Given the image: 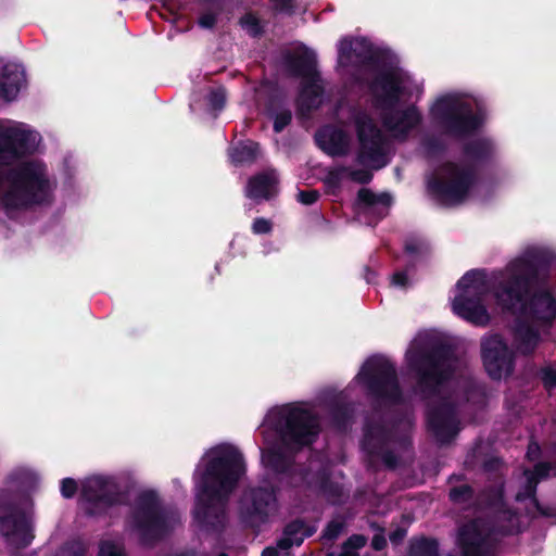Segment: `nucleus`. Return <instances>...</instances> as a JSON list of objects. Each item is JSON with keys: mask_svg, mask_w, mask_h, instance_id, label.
Returning <instances> with one entry per match:
<instances>
[{"mask_svg": "<svg viewBox=\"0 0 556 556\" xmlns=\"http://www.w3.org/2000/svg\"><path fill=\"white\" fill-rule=\"evenodd\" d=\"M278 551L275 547L267 546L263 549L262 556H278Z\"/></svg>", "mask_w": 556, "mask_h": 556, "instance_id": "obj_60", "label": "nucleus"}, {"mask_svg": "<svg viewBox=\"0 0 556 556\" xmlns=\"http://www.w3.org/2000/svg\"><path fill=\"white\" fill-rule=\"evenodd\" d=\"M416 270V261H407L405 267L401 270H396L392 275V285L400 288H407L409 286L408 274L414 273Z\"/></svg>", "mask_w": 556, "mask_h": 556, "instance_id": "obj_40", "label": "nucleus"}, {"mask_svg": "<svg viewBox=\"0 0 556 556\" xmlns=\"http://www.w3.org/2000/svg\"><path fill=\"white\" fill-rule=\"evenodd\" d=\"M81 498L87 503L88 516H101L122 503V492L113 478L96 476L84 482Z\"/></svg>", "mask_w": 556, "mask_h": 556, "instance_id": "obj_15", "label": "nucleus"}, {"mask_svg": "<svg viewBox=\"0 0 556 556\" xmlns=\"http://www.w3.org/2000/svg\"><path fill=\"white\" fill-rule=\"evenodd\" d=\"M447 498L453 505L467 507L477 501V493L468 483L454 484L448 489Z\"/></svg>", "mask_w": 556, "mask_h": 556, "instance_id": "obj_37", "label": "nucleus"}, {"mask_svg": "<svg viewBox=\"0 0 556 556\" xmlns=\"http://www.w3.org/2000/svg\"><path fill=\"white\" fill-rule=\"evenodd\" d=\"M320 193L316 189L301 190L298 193V201L304 205H312L318 201Z\"/></svg>", "mask_w": 556, "mask_h": 556, "instance_id": "obj_55", "label": "nucleus"}, {"mask_svg": "<svg viewBox=\"0 0 556 556\" xmlns=\"http://www.w3.org/2000/svg\"><path fill=\"white\" fill-rule=\"evenodd\" d=\"M430 114L445 135L458 139L475 135L484 123V114L479 108L473 112L470 103L451 94L440 97Z\"/></svg>", "mask_w": 556, "mask_h": 556, "instance_id": "obj_10", "label": "nucleus"}, {"mask_svg": "<svg viewBox=\"0 0 556 556\" xmlns=\"http://www.w3.org/2000/svg\"><path fill=\"white\" fill-rule=\"evenodd\" d=\"M408 556H441L439 540L432 536H413L408 542Z\"/></svg>", "mask_w": 556, "mask_h": 556, "instance_id": "obj_33", "label": "nucleus"}, {"mask_svg": "<svg viewBox=\"0 0 556 556\" xmlns=\"http://www.w3.org/2000/svg\"><path fill=\"white\" fill-rule=\"evenodd\" d=\"M551 471V464L546 462H540L534 465L533 470L530 471L528 469L525 470V476H528L529 478H534L538 480V483L541 480L546 479L549 476Z\"/></svg>", "mask_w": 556, "mask_h": 556, "instance_id": "obj_47", "label": "nucleus"}, {"mask_svg": "<svg viewBox=\"0 0 556 556\" xmlns=\"http://www.w3.org/2000/svg\"><path fill=\"white\" fill-rule=\"evenodd\" d=\"M277 509V495L273 486H256L247 490L240 500V518L249 528L266 523Z\"/></svg>", "mask_w": 556, "mask_h": 556, "instance_id": "obj_17", "label": "nucleus"}, {"mask_svg": "<svg viewBox=\"0 0 556 556\" xmlns=\"http://www.w3.org/2000/svg\"><path fill=\"white\" fill-rule=\"evenodd\" d=\"M526 483L523 488L518 491L515 495V501L518 503H522L526 500H530L531 504L535 508L536 513L542 517H553L555 516L554 509L548 506H543L539 498L536 497V490H538V480L534 478H529L526 476Z\"/></svg>", "mask_w": 556, "mask_h": 556, "instance_id": "obj_30", "label": "nucleus"}, {"mask_svg": "<svg viewBox=\"0 0 556 556\" xmlns=\"http://www.w3.org/2000/svg\"><path fill=\"white\" fill-rule=\"evenodd\" d=\"M368 90L375 108L381 111L382 125L397 139H406L422 123V114L415 104L397 108L404 88L394 71H379L368 83Z\"/></svg>", "mask_w": 556, "mask_h": 556, "instance_id": "obj_7", "label": "nucleus"}, {"mask_svg": "<svg viewBox=\"0 0 556 556\" xmlns=\"http://www.w3.org/2000/svg\"><path fill=\"white\" fill-rule=\"evenodd\" d=\"M338 58L342 65L351 64L354 59L355 65L374 70L379 68L384 61L382 50L365 37H343L338 45Z\"/></svg>", "mask_w": 556, "mask_h": 556, "instance_id": "obj_19", "label": "nucleus"}, {"mask_svg": "<svg viewBox=\"0 0 556 556\" xmlns=\"http://www.w3.org/2000/svg\"><path fill=\"white\" fill-rule=\"evenodd\" d=\"M37 146L34 131L0 124V207L7 215L51 205L56 180L45 162L36 159L14 162L30 155Z\"/></svg>", "mask_w": 556, "mask_h": 556, "instance_id": "obj_1", "label": "nucleus"}, {"mask_svg": "<svg viewBox=\"0 0 556 556\" xmlns=\"http://www.w3.org/2000/svg\"><path fill=\"white\" fill-rule=\"evenodd\" d=\"M326 556H334L333 553H328Z\"/></svg>", "mask_w": 556, "mask_h": 556, "instance_id": "obj_64", "label": "nucleus"}, {"mask_svg": "<svg viewBox=\"0 0 556 556\" xmlns=\"http://www.w3.org/2000/svg\"><path fill=\"white\" fill-rule=\"evenodd\" d=\"M422 147L428 155L434 156L445 152L446 144L435 136H428L422 139Z\"/></svg>", "mask_w": 556, "mask_h": 556, "instance_id": "obj_44", "label": "nucleus"}, {"mask_svg": "<svg viewBox=\"0 0 556 556\" xmlns=\"http://www.w3.org/2000/svg\"><path fill=\"white\" fill-rule=\"evenodd\" d=\"M541 380L545 390L551 391L556 388V369L544 367L541 369Z\"/></svg>", "mask_w": 556, "mask_h": 556, "instance_id": "obj_51", "label": "nucleus"}, {"mask_svg": "<svg viewBox=\"0 0 556 556\" xmlns=\"http://www.w3.org/2000/svg\"><path fill=\"white\" fill-rule=\"evenodd\" d=\"M273 229V224L269 219L257 217L253 220L252 232L255 235H266Z\"/></svg>", "mask_w": 556, "mask_h": 556, "instance_id": "obj_54", "label": "nucleus"}, {"mask_svg": "<svg viewBox=\"0 0 556 556\" xmlns=\"http://www.w3.org/2000/svg\"><path fill=\"white\" fill-rule=\"evenodd\" d=\"M228 155L235 166L254 163L260 155V143L253 140H241L229 148Z\"/></svg>", "mask_w": 556, "mask_h": 556, "instance_id": "obj_27", "label": "nucleus"}, {"mask_svg": "<svg viewBox=\"0 0 556 556\" xmlns=\"http://www.w3.org/2000/svg\"><path fill=\"white\" fill-rule=\"evenodd\" d=\"M325 88L321 85V77H309L301 83L298 104L304 113L318 110L323 104Z\"/></svg>", "mask_w": 556, "mask_h": 556, "instance_id": "obj_24", "label": "nucleus"}, {"mask_svg": "<svg viewBox=\"0 0 556 556\" xmlns=\"http://www.w3.org/2000/svg\"><path fill=\"white\" fill-rule=\"evenodd\" d=\"M283 96L280 92H273L268 96L266 101V112L268 115H273L276 112H279L283 108Z\"/></svg>", "mask_w": 556, "mask_h": 556, "instance_id": "obj_48", "label": "nucleus"}, {"mask_svg": "<svg viewBox=\"0 0 556 556\" xmlns=\"http://www.w3.org/2000/svg\"><path fill=\"white\" fill-rule=\"evenodd\" d=\"M216 22H217L216 15L213 13H204L199 17V21H198L199 25L202 28H206V29L213 28L215 26Z\"/></svg>", "mask_w": 556, "mask_h": 556, "instance_id": "obj_56", "label": "nucleus"}, {"mask_svg": "<svg viewBox=\"0 0 556 556\" xmlns=\"http://www.w3.org/2000/svg\"><path fill=\"white\" fill-rule=\"evenodd\" d=\"M178 513L165 506L154 490L139 493L128 516V523L143 547L152 548L174 530Z\"/></svg>", "mask_w": 556, "mask_h": 556, "instance_id": "obj_8", "label": "nucleus"}, {"mask_svg": "<svg viewBox=\"0 0 556 556\" xmlns=\"http://www.w3.org/2000/svg\"><path fill=\"white\" fill-rule=\"evenodd\" d=\"M98 556H126L125 552L112 541L100 543Z\"/></svg>", "mask_w": 556, "mask_h": 556, "instance_id": "obj_49", "label": "nucleus"}, {"mask_svg": "<svg viewBox=\"0 0 556 556\" xmlns=\"http://www.w3.org/2000/svg\"><path fill=\"white\" fill-rule=\"evenodd\" d=\"M86 546L79 540L67 541L60 548L58 556H85Z\"/></svg>", "mask_w": 556, "mask_h": 556, "instance_id": "obj_43", "label": "nucleus"}, {"mask_svg": "<svg viewBox=\"0 0 556 556\" xmlns=\"http://www.w3.org/2000/svg\"><path fill=\"white\" fill-rule=\"evenodd\" d=\"M407 534V531L406 529L402 528V527H397L395 530H393L390 534H389V539L391 541V543L393 545H399L403 542V540L405 539Z\"/></svg>", "mask_w": 556, "mask_h": 556, "instance_id": "obj_57", "label": "nucleus"}, {"mask_svg": "<svg viewBox=\"0 0 556 556\" xmlns=\"http://www.w3.org/2000/svg\"><path fill=\"white\" fill-rule=\"evenodd\" d=\"M60 490L64 498H72L78 490V484L73 478H64L61 480Z\"/></svg>", "mask_w": 556, "mask_h": 556, "instance_id": "obj_53", "label": "nucleus"}, {"mask_svg": "<svg viewBox=\"0 0 556 556\" xmlns=\"http://www.w3.org/2000/svg\"><path fill=\"white\" fill-rule=\"evenodd\" d=\"M282 67L288 76L302 78L319 77L317 58L314 51L304 48L302 51L287 50L282 53Z\"/></svg>", "mask_w": 556, "mask_h": 556, "instance_id": "obj_20", "label": "nucleus"}, {"mask_svg": "<svg viewBox=\"0 0 556 556\" xmlns=\"http://www.w3.org/2000/svg\"><path fill=\"white\" fill-rule=\"evenodd\" d=\"M226 88L223 86L213 88L207 94V103L215 111H222L226 104Z\"/></svg>", "mask_w": 556, "mask_h": 556, "instance_id": "obj_42", "label": "nucleus"}, {"mask_svg": "<svg viewBox=\"0 0 556 556\" xmlns=\"http://www.w3.org/2000/svg\"><path fill=\"white\" fill-rule=\"evenodd\" d=\"M496 144L490 137L480 136L460 146L463 162L447 161L427 181L430 195L440 204L458 205L477 185L479 173L491 166L496 159Z\"/></svg>", "mask_w": 556, "mask_h": 556, "instance_id": "obj_5", "label": "nucleus"}, {"mask_svg": "<svg viewBox=\"0 0 556 556\" xmlns=\"http://www.w3.org/2000/svg\"><path fill=\"white\" fill-rule=\"evenodd\" d=\"M404 253L409 256L408 261L419 263L426 262L431 254V247L427 239L418 235H408L404 239Z\"/></svg>", "mask_w": 556, "mask_h": 556, "instance_id": "obj_31", "label": "nucleus"}, {"mask_svg": "<svg viewBox=\"0 0 556 556\" xmlns=\"http://www.w3.org/2000/svg\"><path fill=\"white\" fill-rule=\"evenodd\" d=\"M328 414L333 428L340 432H344L351 424L354 409L351 403L334 399L329 403Z\"/></svg>", "mask_w": 556, "mask_h": 556, "instance_id": "obj_29", "label": "nucleus"}, {"mask_svg": "<svg viewBox=\"0 0 556 556\" xmlns=\"http://www.w3.org/2000/svg\"><path fill=\"white\" fill-rule=\"evenodd\" d=\"M481 359L492 380L509 377L515 370V353L498 333L485 334L480 341Z\"/></svg>", "mask_w": 556, "mask_h": 556, "instance_id": "obj_13", "label": "nucleus"}, {"mask_svg": "<svg viewBox=\"0 0 556 556\" xmlns=\"http://www.w3.org/2000/svg\"><path fill=\"white\" fill-rule=\"evenodd\" d=\"M357 203L366 210H375L378 205L388 210L392 204V197L388 192L377 194L370 189L362 188L357 192Z\"/></svg>", "mask_w": 556, "mask_h": 556, "instance_id": "obj_36", "label": "nucleus"}, {"mask_svg": "<svg viewBox=\"0 0 556 556\" xmlns=\"http://www.w3.org/2000/svg\"><path fill=\"white\" fill-rule=\"evenodd\" d=\"M356 136L359 143L356 161L380 169L387 165L386 137L375 121L366 113L355 117Z\"/></svg>", "mask_w": 556, "mask_h": 556, "instance_id": "obj_12", "label": "nucleus"}, {"mask_svg": "<svg viewBox=\"0 0 556 556\" xmlns=\"http://www.w3.org/2000/svg\"><path fill=\"white\" fill-rule=\"evenodd\" d=\"M239 23L252 38H260L264 34V27L260 18L253 13H245Z\"/></svg>", "mask_w": 556, "mask_h": 556, "instance_id": "obj_39", "label": "nucleus"}, {"mask_svg": "<svg viewBox=\"0 0 556 556\" xmlns=\"http://www.w3.org/2000/svg\"><path fill=\"white\" fill-rule=\"evenodd\" d=\"M0 526L8 542L16 548H25L34 540L29 518L7 492L0 495Z\"/></svg>", "mask_w": 556, "mask_h": 556, "instance_id": "obj_14", "label": "nucleus"}, {"mask_svg": "<svg viewBox=\"0 0 556 556\" xmlns=\"http://www.w3.org/2000/svg\"><path fill=\"white\" fill-rule=\"evenodd\" d=\"M371 528L379 531V533H376L371 539L372 549L377 552L383 551L388 545L387 539L384 536V529L377 523H371Z\"/></svg>", "mask_w": 556, "mask_h": 556, "instance_id": "obj_52", "label": "nucleus"}, {"mask_svg": "<svg viewBox=\"0 0 556 556\" xmlns=\"http://www.w3.org/2000/svg\"><path fill=\"white\" fill-rule=\"evenodd\" d=\"M182 10V2H157L150 8L148 16L152 20L154 15H157L165 21L176 24L181 20Z\"/></svg>", "mask_w": 556, "mask_h": 556, "instance_id": "obj_35", "label": "nucleus"}, {"mask_svg": "<svg viewBox=\"0 0 556 556\" xmlns=\"http://www.w3.org/2000/svg\"><path fill=\"white\" fill-rule=\"evenodd\" d=\"M515 342L522 355H530L536 349L540 341V333L536 329L525 321L517 323L514 331Z\"/></svg>", "mask_w": 556, "mask_h": 556, "instance_id": "obj_28", "label": "nucleus"}, {"mask_svg": "<svg viewBox=\"0 0 556 556\" xmlns=\"http://www.w3.org/2000/svg\"><path fill=\"white\" fill-rule=\"evenodd\" d=\"M476 506L493 513L496 521L503 522L496 531L503 535L515 532L518 515L505 501V481L498 480L485 485L477 493Z\"/></svg>", "mask_w": 556, "mask_h": 556, "instance_id": "obj_16", "label": "nucleus"}, {"mask_svg": "<svg viewBox=\"0 0 556 556\" xmlns=\"http://www.w3.org/2000/svg\"><path fill=\"white\" fill-rule=\"evenodd\" d=\"M278 179L274 172H262L252 176L247 186V197L253 200H269Z\"/></svg>", "mask_w": 556, "mask_h": 556, "instance_id": "obj_26", "label": "nucleus"}, {"mask_svg": "<svg viewBox=\"0 0 556 556\" xmlns=\"http://www.w3.org/2000/svg\"><path fill=\"white\" fill-rule=\"evenodd\" d=\"M270 422L281 444L294 453L312 446L320 432L318 417L312 410L293 404L273 410Z\"/></svg>", "mask_w": 556, "mask_h": 556, "instance_id": "obj_9", "label": "nucleus"}, {"mask_svg": "<svg viewBox=\"0 0 556 556\" xmlns=\"http://www.w3.org/2000/svg\"><path fill=\"white\" fill-rule=\"evenodd\" d=\"M551 260L543 251L528 252L509 264V275L501 280L494 296L503 311L519 315L542 327H551L556 319V298L549 290L530 294L540 273L548 268Z\"/></svg>", "mask_w": 556, "mask_h": 556, "instance_id": "obj_3", "label": "nucleus"}, {"mask_svg": "<svg viewBox=\"0 0 556 556\" xmlns=\"http://www.w3.org/2000/svg\"><path fill=\"white\" fill-rule=\"evenodd\" d=\"M466 480V476L464 473H452L447 478V483L452 484L453 482H463Z\"/></svg>", "mask_w": 556, "mask_h": 556, "instance_id": "obj_59", "label": "nucleus"}, {"mask_svg": "<svg viewBox=\"0 0 556 556\" xmlns=\"http://www.w3.org/2000/svg\"><path fill=\"white\" fill-rule=\"evenodd\" d=\"M316 488L318 492L330 503L338 504L343 496V489L339 482L331 479L329 472L319 470L316 476Z\"/></svg>", "mask_w": 556, "mask_h": 556, "instance_id": "obj_32", "label": "nucleus"}, {"mask_svg": "<svg viewBox=\"0 0 556 556\" xmlns=\"http://www.w3.org/2000/svg\"><path fill=\"white\" fill-rule=\"evenodd\" d=\"M491 463H492V460H488V462L484 463V468L486 470L491 468Z\"/></svg>", "mask_w": 556, "mask_h": 556, "instance_id": "obj_61", "label": "nucleus"}, {"mask_svg": "<svg viewBox=\"0 0 556 556\" xmlns=\"http://www.w3.org/2000/svg\"><path fill=\"white\" fill-rule=\"evenodd\" d=\"M459 294L453 300V311L463 319L486 326L490 315L484 304L490 288L484 270L470 269L456 283Z\"/></svg>", "mask_w": 556, "mask_h": 556, "instance_id": "obj_11", "label": "nucleus"}, {"mask_svg": "<svg viewBox=\"0 0 556 556\" xmlns=\"http://www.w3.org/2000/svg\"><path fill=\"white\" fill-rule=\"evenodd\" d=\"M349 177L358 184L367 185L372 180V173L365 168L350 169L348 170Z\"/></svg>", "mask_w": 556, "mask_h": 556, "instance_id": "obj_50", "label": "nucleus"}, {"mask_svg": "<svg viewBox=\"0 0 556 556\" xmlns=\"http://www.w3.org/2000/svg\"><path fill=\"white\" fill-rule=\"evenodd\" d=\"M427 425L440 444L452 442L459 432L457 407L448 399H442L427 408Z\"/></svg>", "mask_w": 556, "mask_h": 556, "instance_id": "obj_18", "label": "nucleus"}, {"mask_svg": "<svg viewBox=\"0 0 556 556\" xmlns=\"http://www.w3.org/2000/svg\"><path fill=\"white\" fill-rule=\"evenodd\" d=\"M273 118V130L275 134H280L283 129L290 125L292 121V112L290 109H281L279 112L268 115Z\"/></svg>", "mask_w": 556, "mask_h": 556, "instance_id": "obj_41", "label": "nucleus"}, {"mask_svg": "<svg viewBox=\"0 0 556 556\" xmlns=\"http://www.w3.org/2000/svg\"><path fill=\"white\" fill-rule=\"evenodd\" d=\"M367 544V536L364 534H352L341 545L338 556H359L358 551Z\"/></svg>", "mask_w": 556, "mask_h": 556, "instance_id": "obj_38", "label": "nucleus"}, {"mask_svg": "<svg viewBox=\"0 0 556 556\" xmlns=\"http://www.w3.org/2000/svg\"><path fill=\"white\" fill-rule=\"evenodd\" d=\"M245 473L242 453L233 446L211 451L197 479L194 518L207 531L224 530L231 494Z\"/></svg>", "mask_w": 556, "mask_h": 556, "instance_id": "obj_4", "label": "nucleus"}, {"mask_svg": "<svg viewBox=\"0 0 556 556\" xmlns=\"http://www.w3.org/2000/svg\"><path fill=\"white\" fill-rule=\"evenodd\" d=\"M387 213H382L380 214V218H383L386 216Z\"/></svg>", "mask_w": 556, "mask_h": 556, "instance_id": "obj_63", "label": "nucleus"}, {"mask_svg": "<svg viewBox=\"0 0 556 556\" xmlns=\"http://www.w3.org/2000/svg\"><path fill=\"white\" fill-rule=\"evenodd\" d=\"M25 83L23 66L16 63L4 64L0 72V97L7 102L15 100Z\"/></svg>", "mask_w": 556, "mask_h": 556, "instance_id": "obj_23", "label": "nucleus"}, {"mask_svg": "<svg viewBox=\"0 0 556 556\" xmlns=\"http://www.w3.org/2000/svg\"><path fill=\"white\" fill-rule=\"evenodd\" d=\"M263 462L267 468L279 475L289 473L294 464L293 457L276 448L268 450L263 455Z\"/></svg>", "mask_w": 556, "mask_h": 556, "instance_id": "obj_34", "label": "nucleus"}, {"mask_svg": "<svg viewBox=\"0 0 556 556\" xmlns=\"http://www.w3.org/2000/svg\"><path fill=\"white\" fill-rule=\"evenodd\" d=\"M321 222H323L324 224H326V225H328V224H329V222H328L326 218H324V217H321Z\"/></svg>", "mask_w": 556, "mask_h": 556, "instance_id": "obj_62", "label": "nucleus"}, {"mask_svg": "<svg viewBox=\"0 0 556 556\" xmlns=\"http://www.w3.org/2000/svg\"><path fill=\"white\" fill-rule=\"evenodd\" d=\"M343 528V521L331 520L326 525L325 529L323 530L321 539L327 541H334L342 533Z\"/></svg>", "mask_w": 556, "mask_h": 556, "instance_id": "obj_45", "label": "nucleus"}, {"mask_svg": "<svg viewBox=\"0 0 556 556\" xmlns=\"http://www.w3.org/2000/svg\"><path fill=\"white\" fill-rule=\"evenodd\" d=\"M348 170L349 167L346 166L329 169L325 178V184L332 188H339L342 182L343 175L346 174Z\"/></svg>", "mask_w": 556, "mask_h": 556, "instance_id": "obj_46", "label": "nucleus"}, {"mask_svg": "<svg viewBox=\"0 0 556 556\" xmlns=\"http://www.w3.org/2000/svg\"><path fill=\"white\" fill-rule=\"evenodd\" d=\"M315 532V526L307 525L302 518L293 519L285 526L283 536L277 545L285 551L293 545L300 546L306 538H311Z\"/></svg>", "mask_w": 556, "mask_h": 556, "instance_id": "obj_25", "label": "nucleus"}, {"mask_svg": "<svg viewBox=\"0 0 556 556\" xmlns=\"http://www.w3.org/2000/svg\"><path fill=\"white\" fill-rule=\"evenodd\" d=\"M357 378L374 400V415L365 419L361 442L362 450L367 455V466L375 468L377 462L381 460L388 469H395L399 457L389 445L394 440L403 416L395 415L388 420L382 414L381 405H400L404 401L396 366L384 356L375 355L364 363Z\"/></svg>", "mask_w": 556, "mask_h": 556, "instance_id": "obj_2", "label": "nucleus"}, {"mask_svg": "<svg viewBox=\"0 0 556 556\" xmlns=\"http://www.w3.org/2000/svg\"><path fill=\"white\" fill-rule=\"evenodd\" d=\"M455 349L446 342H434L406 353V364L414 379L413 392L421 401L440 396L454 375Z\"/></svg>", "mask_w": 556, "mask_h": 556, "instance_id": "obj_6", "label": "nucleus"}, {"mask_svg": "<svg viewBox=\"0 0 556 556\" xmlns=\"http://www.w3.org/2000/svg\"><path fill=\"white\" fill-rule=\"evenodd\" d=\"M318 148L327 155L337 157L344 156L349 152V138L346 132L337 127H326L315 135Z\"/></svg>", "mask_w": 556, "mask_h": 556, "instance_id": "obj_22", "label": "nucleus"}, {"mask_svg": "<svg viewBox=\"0 0 556 556\" xmlns=\"http://www.w3.org/2000/svg\"><path fill=\"white\" fill-rule=\"evenodd\" d=\"M295 2H275V10L278 12H286V13H292L296 7L294 5Z\"/></svg>", "mask_w": 556, "mask_h": 556, "instance_id": "obj_58", "label": "nucleus"}, {"mask_svg": "<svg viewBox=\"0 0 556 556\" xmlns=\"http://www.w3.org/2000/svg\"><path fill=\"white\" fill-rule=\"evenodd\" d=\"M457 545L462 556L491 555L489 540L475 522L463 525L458 529Z\"/></svg>", "mask_w": 556, "mask_h": 556, "instance_id": "obj_21", "label": "nucleus"}]
</instances>
